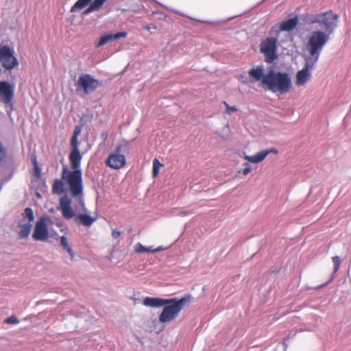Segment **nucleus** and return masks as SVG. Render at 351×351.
I'll return each instance as SVG.
<instances>
[{
	"label": "nucleus",
	"instance_id": "36",
	"mask_svg": "<svg viewBox=\"0 0 351 351\" xmlns=\"http://www.w3.org/2000/svg\"><path fill=\"white\" fill-rule=\"evenodd\" d=\"M332 278L330 279V280H329L328 282H326V283H325L324 285H323L320 286V287H324V286H325L326 285H327L328 282H330V281H332Z\"/></svg>",
	"mask_w": 351,
	"mask_h": 351
},
{
	"label": "nucleus",
	"instance_id": "2",
	"mask_svg": "<svg viewBox=\"0 0 351 351\" xmlns=\"http://www.w3.org/2000/svg\"><path fill=\"white\" fill-rule=\"evenodd\" d=\"M81 130L76 128L71 139V152L69 158L72 171L69 170L66 166L62 168V179L67 183L71 195L79 199L80 204L84 208L83 199V181L82 173L80 169V163L82 156L78 149L77 136Z\"/></svg>",
	"mask_w": 351,
	"mask_h": 351
},
{
	"label": "nucleus",
	"instance_id": "21",
	"mask_svg": "<svg viewBox=\"0 0 351 351\" xmlns=\"http://www.w3.org/2000/svg\"><path fill=\"white\" fill-rule=\"evenodd\" d=\"M60 244L61 246L66 250V252L69 254L71 258L73 257L74 253L71 249V247L69 245L68 239L65 236H62L60 238Z\"/></svg>",
	"mask_w": 351,
	"mask_h": 351
},
{
	"label": "nucleus",
	"instance_id": "24",
	"mask_svg": "<svg viewBox=\"0 0 351 351\" xmlns=\"http://www.w3.org/2000/svg\"><path fill=\"white\" fill-rule=\"evenodd\" d=\"M134 252L137 254L147 252V247L143 245L140 243H137L134 247Z\"/></svg>",
	"mask_w": 351,
	"mask_h": 351
},
{
	"label": "nucleus",
	"instance_id": "13",
	"mask_svg": "<svg viewBox=\"0 0 351 351\" xmlns=\"http://www.w3.org/2000/svg\"><path fill=\"white\" fill-rule=\"evenodd\" d=\"M58 210L61 211L64 219H69L75 217V213L71 208V200L66 195L60 197Z\"/></svg>",
	"mask_w": 351,
	"mask_h": 351
},
{
	"label": "nucleus",
	"instance_id": "7",
	"mask_svg": "<svg viewBox=\"0 0 351 351\" xmlns=\"http://www.w3.org/2000/svg\"><path fill=\"white\" fill-rule=\"evenodd\" d=\"M75 86L77 90H82L84 94H89L101 86L102 82L90 74L85 73L79 77Z\"/></svg>",
	"mask_w": 351,
	"mask_h": 351
},
{
	"label": "nucleus",
	"instance_id": "19",
	"mask_svg": "<svg viewBox=\"0 0 351 351\" xmlns=\"http://www.w3.org/2000/svg\"><path fill=\"white\" fill-rule=\"evenodd\" d=\"M67 184L62 178L55 180L52 186V192L54 194L61 195L64 192V183Z\"/></svg>",
	"mask_w": 351,
	"mask_h": 351
},
{
	"label": "nucleus",
	"instance_id": "6",
	"mask_svg": "<svg viewBox=\"0 0 351 351\" xmlns=\"http://www.w3.org/2000/svg\"><path fill=\"white\" fill-rule=\"evenodd\" d=\"M260 52L263 54L265 62L268 64L274 62L278 56V35L276 37H267L260 43Z\"/></svg>",
	"mask_w": 351,
	"mask_h": 351
},
{
	"label": "nucleus",
	"instance_id": "3",
	"mask_svg": "<svg viewBox=\"0 0 351 351\" xmlns=\"http://www.w3.org/2000/svg\"><path fill=\"white\" fill-rule=\"evenodd\" d=\"M265 66L261 64L250 69L248 75L252 82L260 81L265 88L272 93L284 94L290 91L292 83L288 73L270 70L265 75Z\"/></svg>",
	"mask_w": 351,
	"mask_h": 351
},
{
	"label": "nucleus",
	"instance_id": "37",
	"mask_svg": "<svg viewBox=\"0 0 351 351\" xmlns=\"http://www.w3.org/2000/svg\"><path fill=\"white\" fill-rule=\"evenodd\" d=\"M36 171H38V173H39L40 170H37V167H36Z\"/></svg>",
	"mask_w": 351,
	"mask_h": 351
},
{
	"label": "nucleus",
	"instance_id": "10",
	"mask_svg": "<svg viewBox=\"0 0 351 351\" xmlns=\"http://www.w3.org/2000/svg\"><path fill=\"white\" fill-rule=\"evenodd\" d=\"M34 216L33 210L31 208H26L22 213V219L19 223V231L18 233L19 238L22 239L27 238L32 228V221H34Z\"/></svg>",
	"mask_w": 351,
	"mask_h": 351
},
{
	"label": "nucleus",
	"instance_id": "27",
	"mask_svg": "<svg viewBox=\"0 0 351 351\" xmlns=\"http://www.w3.org/2000/svg\"><path fill=\"white\" fill-rule=\"evenodd\" d=\"M223 105L226 107V112L227 114H232L237 111V108L235 106H230L226 101H223Z\"/></svg>",
	"mask_w": 351,
	"mask_h": 351
},
{
	"label": "nucleus",
	"instance_id": "33",
	"mask_svg": "<svg viewBox=\"0 0 351 351\" xmlns=\"http://www.w3.org/2000/svg\"><path fill=\"white\" fill-rule=\"evenodd\" d=\"M144 29H145L147 31H149L151 29H157V26L154 24H147L144 26Z\"/></svg>",
	"mask_w": 351,
	"mask_h": 351
},
{
	"label": "nucleus",
	"instance_id": "28",
	"mask_svg": "<svg viewBox=\"0 0 351 351\" xmlns=\"http://www.w3.org/2000/svg\"><path fill=\"white\" fill-rule=\"evenodd\" d=\"M165 250V248L163 247L162 246H158L156 248H154L152 246H150V247H147V252L155 253V252H159L163 251Z\"/></svg>",
	"mask_w": 351,
	"mask_h": 351
},
{
	"label": "nucleus",
	"instance_id": "22",
	"mask_svg": "<svg viewBox=\"0 0 351 351\" xmlns=\"http://www.w3.org/2000/svg\"><path fill=\"white\" fill-rule=\"evenodd\" d=\"M162 164L157 158H154L153 160V168H152V176L156 178L158 176L159 170Z\"/></svg>",
	"mask_w": 351,
	"mask_h": 351
},
{
	"label": "nucleus",
	"instance_id": "29",
	"mask_svg": "<svg viewBox=\"0 0 351 351\" xmlns=\"http://www.w3.org/2000/svg\"><path fill=\"white\" fill-rule=\"evenodd\" d=\"M19 322V320L17 319L16 317H15L14 315H12L10 317H8L5 320V323L9 324H18Z\"/></svg>",
	"mask_w": 351,
	"mask_h": 351
},
{
	"label": "nucleus",
	"instance_id": "1",
	"mask_svg": "<svg viewBox=\"0 0 351 351\" xmlns=\"http://www.w3.org/2000/svg\"><path fill=\"white\" fill-rule=\"evenodd\" d=\"M339 16L335 14L332 10H328L324 12L311 15L307 23L312 27L317 24L324 31L315 30L311 33L308 37L306 48L310 56L308 59L317 62L320 53L330 39V34L333 32L337 26V21Z\"/></svg>",
	"mask_w": 351,
	"mask_h": 351
},
{
	"label": "nucleus",
	"instance_id": "11",
	"mask_svg": "<svg viewBox=\"0 0 351 351\" xmlns=\"http://www.w3.org/2000/svg\"><path fill=\"white\" fill-rule=\"evenodd\" d=\"M317 62L306 58L304 68L298 71L295 77V85L303 86L311 77V70L313 68Z\"/></svg>",
	"mask_w": 351,
	"mask_h": 351
},
{
	"label": "nucleus",
	"instance_id": "32",
	"mask_svg": "<svg viewBox=\"0 0 351 351\" xmlns=\"http://www.w3.org/2000/svg\"><path fill=\"white\" fill-rule=\"evenodd\" d=\"M121 236V232L117 229L112 230V237L114 239H118Z\"/></svg>",
	"mask_w": 351,
	"mask_h": 351
},
{
	"label": "nucleus",
	"instance_id": "23",
	"mask_svg": "<svg viewBox=\"0 0 351 351\" xmlns=\"http://www.w3.org/2000/svg\"><path fill=\"white\" fill-rule=\"evenodd\" d=\"M332 261L333 265H334V271H333V275H334L337 273V271L339 269L340 264H341V258L339 256H335L332 258Z\"/></svg>",
	"mask_w": 351,
	"mask_h": 351
},
{
	"label": "nucleus",
	"instance_id": "34",
	"mask_svg": "<svg viewBox=\"0 0 351 351\" xmlns=\"http://www.w3.org/2000/svg\"><path fill=\"white\" fill-rule=\"evenodd\" d=\"M101 138H103L104 141H106L108 138V134L107 133H102L101 134Z\"/></svg>",
	"mask_w": 351,
	"mask_h": 351
},
{
	"label": "nucleus",
	"instance_id": "35",
	"mask_svg": "<svg viewBox=\"0 0 351 351\" xmlns=\"http://www.w3.org/2000/svg\"><path fill=\"white\" fill-rule=\"evenodd\" d=\"M193 211H186V212H182V215L185 216V215H191L193 214Z\"/></svg>",
	"mask_w": 351,
	"mask_h": 351
},
{
	"label": "nucleus",
	"instance_id": "20",
	"mask_svg": "<svg viewBox=\"0 0 351 351\" xmlns=\"http://www.w3.org/2000/svg\"><path fill=\"white\" fill-rule=\"evenodd\" d=\"M91 2V0H77L75 4L71 8L70 12H75L77 11H80L87 5H88Z\"/></svg>",
	"mask_w": 351,
	"mask_h": 351
},
{
	"label": "nucleus",
	"instance_id": "16",
	"mask_svg": "<svg viewBox=\"0 0 351 351\" xmlns=\"http://www.w3.org/2000/svg\"><path fill=\"white\" fill-rule=\"evenodd\" d=\"M298 24V16H295L292 19L285 20L281 21L278 25V30L277 34L280 32L286 31L289 32L294 29Z\"/></svg>",
	"mask_w": 351,
	"mask_h": 351
},
{
	"label": "nucleus",
	"instance_id": "17",
	"mask_svg": "<svg viewBox=\"0 0 351 351\" xmlns=\"http://www.w3.org/2000/svg\"><path fill=\"white\" fill-rule=\"evenodd\" d=\"M97 217H91L90 215L82 213L79 214L75 218V221L77 224L82 225L85 227L89 228L96 221Z\"/></svg>",
	"mask_w": 351,
	"mask_h": 351
},
{
	"label": "nucleus",
	"instance_id": "14",
	"mask_svg": "<svg viewBox=\"0 0 351 351\" xmlns=\"http://www.w3.org/2000/svg\"><path fill=\"white\" fill-rule=\"evenodd\" d=\"M271 153L277 154L278 150L275 148H271L269 149L261 151L254 156L245 155L243 158L244 159L252 163H258L263 161Z\"/></svg>",
	"mask_w": 351,
	"mask_h": 351
},
{
	"label": "nucleus",
	"instance_id": "15",
	"mask_svg": "<svg viewBox=\"0 0 351 351\" xmlns=\"http://www.w3.org/2000/svg\"><path fill=\"white\" fill-rule=\"evenodd\" d=\"M128 35L126 32H120L116 34H108L102 36L99 42L96 44V47L99 48L108 42L117 40L121 38H125Z\"/></svg>",
	"mask_w": 351,
	"mask_h": 351
},
{
	"label": "nucleus",
	"instance_id": "4",
	"mask_svg": "<svg viewBox=\"0 0 351 351\" xmlns=\"http://www.w3.org/2000/svg\"><path fill=\"white\" fill-rule=\"evenodd\" d=\"M191 298V296L188 295L179 300L176 298L167 299L169 302L165 304L163 310L159 315V322L168 323L174 320Z\"/></svg>",
	"mask_w": 351,
	"mask_h": 351
},
{
	"label": "nucleus",
	"instance_id": "5",
	"mask_svg": "<svg viewBox=\"0 0 351 351\" xmlns=\"http://www.w3.org/2000/svg\"><path fill=\"white\" fill-rule=\"evenodd\" d=\"M130 147V143L127 141H122L115 147L106 160V165L113 169H120L126 164L125 156L123 154Z\"/></svg>",
	"mask_w": 351,
	"mask_h": 351
},
{
	"label": "nucleus",
	"instance_id": "18",
	"mask_svg": "<svg viewBox=\"0 0 351 351\" xmlns=\"http://www.w3.org/2000/svg\"><path fill=\"white\" fill-rule=\"evenodd\" d=\"M169 302L167 299L147 297L143 300V304L146 306L159 307Z\"/></svg>",
	"mask_w": 351,
	"mask_h": 351
},
{
	"label": "nucleus",
	"instance_id": "25",
	"mask_svg": "<svg viewBox=\"0 0 351 351\" xmlns=\"http://www.w3.org/2000/svg\"><path fill=\"white\" fill-rule=\"evenodd\" d=\"M245 167L238 171L237 173H241L243 176H247L252 171V167L248 162L244 164Z\"/></svg>",
	"mask_w": 351,
	"mask_h": 351
},
{
	"label": "nucleus",
	"instance_id": "30",
	"mask_svg": "<svg viewBox=\"0 0 351 351\" xmlns=\"http://www.w3.org/2000/svg\"><path fill=\"white\" fill-rule=\"evenodd\" d=\"M6 158V149L3 147L0 143V163Z\"/></svg>",
	"mask_w": 351,
	"mask_h": 351
},
{
	"label": "nucleus",
	"instance_id": "9",
	"mask_svg": "<svg viewBox=\"0 0 351 351\" xmlns=\"http://www.w3.org/2000/svg\"><path fill=\"white\" fill-rule=\"evenodd\" d=\"M0 63L5 69L8 71L19 66V61L13 49L8 45L0 46Z\"/></svg>",
	"mask_w": 351,
	"mask_h": 351
},
{
	"label": "nucleus",
	"instance_id": "12",
	"mask_svg": "<svg viewBox=\"0 0 351 351\" xmlns=\"http://www.w3.org/2000/svg\"><path fill=\"white\" fill-rule=\"evenodd\" d=\"M14 99V85L6 81H0V101L9 104Z\"/></svg>",
	"mask_w": 351,
	"mask_h": 351
},
{
	"label": "nucleus",
	"instance_id": "8",
	"mask_svg": "<svg viewBox=\"0 0 351 351\" xmlns=\"http://www.w3.org/2000/svg\"><path fill=\"white\" fill-rule=\"evenodd\" d=\"M53 225L49 217H41L36 223L32 238L35 241H45L49 237L48 226Z\"/></svg>",
	"mask_w": 351,
	"mask_h": 351
},
{
	"label": "nucleus",
	"instance_id": "26",
	"mask_svg": "<svg viewBox=\"0 0 351 351\" xmlns=\"http://www.w3.org/2000/svg\"><path fill=\"white\" fill-rule=\"evenodd\" d=\"M99 8H97L93 2L89 5V6L84 11V14L87 15L89 13L99 10Z\"/></svg>",
	"mask_w": 351,
	"mask_h": 351
},
{
	"label": "nucleus",
	"instance_id": "31",
	"mask_svg": "<svg viewBox=\"0 0 351 351\" xmlns=\"http://www.w3.org/2000/svg\"><path fill=\"white\" fill-rule=\"evenodd\" d=\"M107 0H94L93 3L100 9Z\"/></svg>",
	"mask_w": 351,
	"mask_h": 351
}]
</instances>
